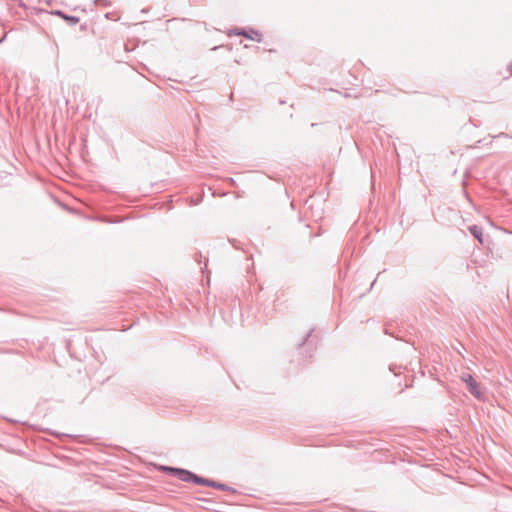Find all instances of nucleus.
Here are the masks:
<instances>
[{"instance_id":"4","label":"nucleus","mask_w":512,"mask_h":512,"mask_svg":"<svg viewBox=\"0 0 512 512\" xmlns=\"http://www.w3.org/2000/svg\"><path fill=\"white\" fill-rule=\"evenodd\" d=\"M63 18L72 24H77L79 22V19L74 16H63Z\"/></svg>"},{"instance_id":"5","label":"nucleus","mask_w":512,"mask_h":512,"mask_svg":"<svg viewBox=\"0 0 512 512\" xmlns=\"http://www.w3.org/2000/svg\"><path fill=\"white\" fill-rule=\"evenodd\" d=\"M242 34H243L245 37H248V38L253 39V40H256V41H260V40H261V35H260V34H258V33H256V32L254 33V35H251V36L247 35L246 33H242Z\"/></svg>"},{"instance_id":"1","label":"nucleus","mask_w":512,"mask_h":512,"mask_svg":"<svg viewBox=\"0 0 512 512\" xmlns=\"http://www.w3.org/2000/svg\"><path fill=\"white\" fill-rule=\"evenodd\" d=\"M158 469L160 471L169 472V473L174 474L179 480H181L183 482H194L196 484L207 485V486L212 485V483L209 480L200 478L188 470L172 468V467H168V466H159Z\"/></svg>"},{"instance_id":"2","label":"nucleus","mask_w":512,"mask_h":512,"mask_svg":"<svg viewBox=\"0 0 512 512\" xmlns=\"http://www.w3.org/2000/svg\"><path fill=\"white\" fill-rule=\"evenodd\" d=\"M462 380L467 384L469 391L472 395H474L476 398L481 399L483 396L481 387L479 383L476 382V380L470 375H464L462 377Z\"/></svg>"},{"instance_id":"3","label":"nucleus","mask_w":512,"mask_h":512,"mask_svg":"<svg viewBox=\"0 0 512 512\" xmlns=\"http://www.w3.org/2000/svg\"><path fill=\"white\" fill-rule=\"evenodd\" d=\"M470 231L480 242H482V231L480 228L473 226Z\"/></svg>"}]
</instances>
